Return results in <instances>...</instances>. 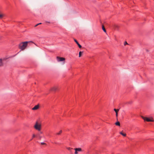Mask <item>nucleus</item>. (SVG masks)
I'll return each instance as SVG.
<instances>
[{
  "label": "nucleus",
  "instance_id": "obj_1",
  "mask_svg": "<svg viewBox=\"0 0 154 154\" xmlns=\"http://www.w3.org/2000/svg\"><path fill=\"white\" fill-rule=\"evenodd\" d=\"M29 42L33 43L32 42H21L19 45V48L22 50H24Z\"/></svg>",
  "mask_w": 154,
  "mask_h": 154
},
{
  "label": "nucleus",
  "instance_id": "obj_2",
  "mask_svg": "<svg viewBox=\"0 0 154 154\" xmlns=\"http://www.w3.org/2000/svg\"><path fill=\"white\" fill-rule=\"evenodd\" d=\"M141 117L145 121H146L148 122L154 121L152 117L149 118L147 117H144L142 116H141Z\"/></svg>",
  "mask_w": 154,
  "mask_h": 154
},
{
  "label": "nucleus",
  "instance_id": "obj_3",
  "mask_svg": "<svg viewBox=\"0 0 154 154\" xmlns=\"http://www.w3.org/2000/svg\"><path fill=\"white\" fill-rule=\"evenodd\" d=\"M34 127L36 130L40 131L41 129V125L39 124L38 122H35Z\"/></svg>",
  "mask_w": 154,
  "mask_h": 154
},
{
  "label": "nucleus",
  "instance_id": "obj_4",
  "mask_svg": "<svg viewBox=\"0 0 154 154\" xmlns=\"http://www.w3.org/2000/svg\"><path fill=\"white\" fill-rule=\"evenodd\" d=\"M57 60L58 62L64 61L65 58L63 57H56Z\"/></svg>",
  "mask_w": 154,
  "mask_h": 154
},
{
  "label": "nucleus",
  "instance_id": "obj_5",
  "mask_svg": "<svg viewBox=\"0 0 154 154\" xmlns=\"http://www.w3.org/2000/svg\"><path fill=\"white\" fill-rule=\"evenodd\" d=\"M114 111L116 113V116L117 118L118 116V112L119 110V109H114Z\"/></svg>",
  "mask_w": 154,
  "mask_h": 154
},
{
  "label": "nucleus",
  "instance_id": "obj_6",
  "mask_svg": "<svg viewBox=\"0 0 154 154\" xmlns=\"http://www.w3.org/2000/svg\"><path fill=\"white\" fill-rule=\"evenodd\" d=\"M74 41L76 42V43L78 45V46L79 48H82L81 45L79 44V43H78V41L75 39H74Z\"/></svg>",
  "mask_w": 154,
  "mask_h": 154
},
{
  "label": "nucleus",
  "instance_id": "obj_7",
  "mask_svg": "<svg viewBox=\"0 0 154 154\" xmlns=\"http://www.w3.org/2000/svg\"><path fill=\"white\" fill-rule=\"evenodd\" d=\"M3 60L2 59H0V67H1L3 66L4 65V63L2 62Z\"/></svg>",
  "mask_w": 154,
  "mask_h": 154
},
{
  "label": "nucleus",
  "instance_id": "obj_8",
  "mask_svg": "<svg viewBox=\"0 0 154 154\" xmlns=\"http://www.w3.org/2000/svg\"><path fill=\"white\" fill-rule=\"evenodd\" d=\"M39 107V106L38 105L35 106L33 108H32V109L33 110H35L38 109Z\"/></svg>",
  "mask_w": 154,
  "mask_h": 154
},
{
  "label": "nucleus",
  "instance_id": "obj_9",
  "mask_svg": "<svg viewBox=\"0 0 154 154\" xmlns=\"http://www.w3.org/2000/svg\"><path fill=\"white\" fill-rule=\"evenodd\" d=\"M113 27L115 30H117L119 27V26L116 24H115L113 26Z\"/></svg>",
  "mask_w": 154,
  "mask_h": 154
},
{
  "label": "nucleus",
  "instance_id": "obj_10",
  "mask_svg": "<svg viewBox=\"0 0 154 154\" xmlns=\"http://www.w3.org/2000/svg\"><path fill=\"white\" fill-rule=\"evenodd\" d=\"M75 150L77 151L78 152H81L82 151V149L81 148H76L74 149Z\"/></svg>",
  "mask_w": 154,
  "mask_h": 154
},
{
  "label": "nucleus",
  "instance_id": "obj_11",
  "mask_svg": "<svg viewBox=\"0 0 154 154\" xmlns=\"http://www.w3.org/2000/svg\"><path fill=\"white\" fill-rule=\"evenodd\" d=\"M57 89V88L56 87H54L51 88V90L52 91H55Z\"/></svg>",
  "mask_w": 154,
  "mask_h": 154
},
{
  "label": "nucleus",
  "instance_id": "obj_12",
  "mask_svg": "<svg viewBox=\"0 0 154 154\" xmlns=\"http://www.w3.org/2000/svg\"><path fill=\"white\" fill-rule=\"evenodd\" d=\"M4 16L5 15L4 14H0V19H2Z\"/></svg>",
  "mask_w": 154,
  "mask_h": 154
},
{
  "label": "nucleus",
  "instance_id": "obj_13",
  "mask_svg": "<svg viewBox=\"0 0 154 154\" xmlns=\"http://www.w3.org/2000/svg\"><path fill=\"white\" fill-rule=\"evenodd\" d=\"M120 134L124 137L126 136V134L123 133L122 131L120 132Z\"/></svg>",
  "mask_w": 154,
  "mask_h": 154
},
{
  "label": "nucleus",
  "instance_id": "obj_14",
  "mask_svg": "<svg viewBox=\"0 0 154 154\" xmlns=\"http://www.w3.org/2000/svg\"><path fill=\"white\" fill-rule=\"evenodd\" d=\"M83 52L80 51L79 53V57H80L81 56L82 54L83 53Z\"/></svg>",
  "mask_w": 154,
  "mask_h": 154
},
{
  "label": "nucleus",
  "instance_id": "obj_15",
  "mask_svg": "<svg viewBox=\"0 0 154 154\" xmlns=\"http://www.w3.org/2000/svg\"><path fill=\"white\" fill-rule=\"evenodd\" d=\"M115 125H116L119 126L120 125V123L119 122H117L115 123Z\"/></svg>",
  "mask_w": 154,
  "mask_h": 154
},
{
  "label": "nucleus",
  "instance_id": "obj_16",
  "mask_svg": "<svg viewBox=\"0 0 154 154\" xmlns=\"http://www.w3.org/2000/svg\"><path fill=\"white\" fill-rule=\"evenodd\" d=\"M102 29L104 32H106V29H105V27L103 25H102Z\"/></svg>",
  "mask_w": 154,
  "mask_h": 154
},
{
  "label": "nucleus",
  "instance_id": "obj_17",
  "mask_svg": "<svg viewBox=\"0 0 154 154\" xmlns=\"http://www.w3.org/2000/svg\"><path fill=\"white\" fill-rule=\"evenodd\" d=\"M62 132V131L61 130H60V131L56 133L57 135H59Z\"/></svg>",
  "mask_w": 154,
  "mask_h": 154
},
{
  "label": "nucleus",
  "instance_id": "obj_18",
  "mask_svg": "<svg viewBox=\"0 0 154 154\" xmlns=\"http://www.w3.org/2000/svg\"><path fill=\"white\" fill-rule=\"evenodd\" d=\"M67 149L69 150L70 151H71V150L72 149V148H70V147H67Z\"/></svg>",
  "mask_w": 154,
  "mask_h": 154
},
{
  "label": "nucleus",
  "instance_id": "obj_19",
  "mask_svg": "<svg viewBox=\"0 0 154 154\" xmlns=\"http://www.w3.org/2000/svg\"><path fill=\"white\" fill-rule=\"evenodd\" d=\"M132 103V101H129V102H127V103L130 104L131 103Z\"/></svg>",
  "mask_w": 154,
  "mask_h": 154
},
{
  "label": "nucleus",
  "instance_id": "obj_20",
  "mask_svg": "<svg viewBox=\"0 0 154 154\" xmlns=\"http://www.w3.org/2000/svg\"><path fill=\"white\" fill-rule=\"evenodd\" d=\"M41 144L42 145H46V143L44 142H42L41 143Z\"/></svg>",
  "mask_w": 154,
  "mask_h": 154
},
{
  "label": "nucleus",
  "instance_id": "obj_21",
  "mask_svg": "<svg viewBox=\"0 0 154 154\" xmlns=\"http://www.w3.org/2000/svg\"><path fill=\"white\" fill-rule=\"evenodd\" d=\"M75 154H78V151H77L75 150Z\"/></svg>",
  "mask_w": 154,
  "mask_h": 154
},
{
  "label": "nucleus",
  "instance_id": "obj_22",
  "mask_svg": "<svg viewBox=\"0 0 154 154\" xmlns=\"http://www.w3.org/2000/svg\"><path fill=\"white\" fill-rule=\"evenodd\" d=\"M35 137V134H33L32 136V138H33L34 137Z\"/></svg>",
  "mask_w": 154,
  "mask_h": 154
},
{
  "label": "nucleus",
  "instance_id": "obj_23",
  "mask_svg": "<svg viewBox=\"0 0 154 154\" xmlns=\"http://www.w3.org/2000/svg\"><path fill=\"white\" fill-rule=\"evenodd\" d=\"M128 43H127V42H125V43H124V45H128Z\"/></svg>",
  "mask_w": 154,
  "mask_h": 154
},
{
  "label": "nucleus",
  "instance_id": "obj_24",
  "mask_svg": "<svg viewBox=\"0 0 154 154\" xmlns=\"http://www.w3.org/2000/svg\"><path fill=\"white\" fill-rule=\"evenodd\" d=\"M38 25H39V24H36V25H35V27H36V26H38Z\"/></svg>",
  "mask_w": 154,
  "mask_h": 154
},
{
  "label": "nucleus",
  "instance_id": "obj_25",
  "mask_svg": "<svg viewBox=\"0 0 154 154\" xmlns=\"http://www.w3.org/2000/svg\"><path fill=\"white\" fill-rule=\"evenodd\" d=\"M39 139H41V138H42V136H39Z\"/></svg>",
  "mask_w": 154,
  "mask_h": 154
},
{
  "label": "nucleus",
  "instance_id": "obj_26",
  "mask_svg": "<svg viewBox=\"0 0 154 154\" xmlns=\"http://www.w3.org/2000/svg\"><path fill=\"white\" fill-rule=\"evenodd\" d=\"M42 24V23H38V24H39H39Z\"/></svg>",
  "mask_w": 154,
  "mask_h": 154
},
{
  "label": "nucleus",
  "instance_id": "obj_27",
  "mask_svg": "<svg viewBox=\"0 0 154 154\" xmlns=\"http://www.w3.org/2000/svg\"><path fill=\"white\" fill-rule=\"evenodd\" d=\"M41 134H42V132H41Z\"/></svg>",
  "mask_w": 154,
  "mask_h": 154
},
{
  "label": "nucleus",
  "instance_id": "obj_28",
  "mask_svg": "<svg viewBox=\"0 0 154 154\" xmlns=\"http://www.w3.org/2000/svg\"><path fill=\"white\" fill-rule=\"evenodd\" d=\"M112 154H114V153H112Z\"/></svg>",
  "mask_w": 154,
  "mask_h": 154
}]
</instances>
